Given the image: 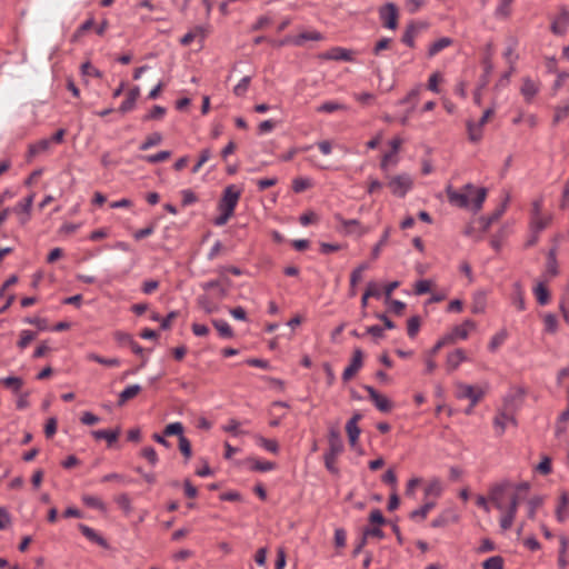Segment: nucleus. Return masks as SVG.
Instances as JSON below:
<instances>
[{
  "mask_svg": "<svg viewBox=\"0 0 569 569\" xmlns=\"http://www.w3.org/2000/svg\"><path fill=\"white\" fill-rule=\"evenodd\" d=\"M520 500L521 498L518 493H511L509 496V502L506 506V502L499 501L497 496L492 497V501L490 502L495 506L496 509L502 512L499 521L502 531H507L512 527Z\"/></svg>",
  "mask_w": 569,
  "mask_h": 569,
  "instance_id": "1",
  "label": "nucleus"
},
{
  "mask_svg": "<svg viewBox=\"0 0 569 569\" xmlns=\"http://www.w3.org/2000/svg\"><path fill=\"white\" fill-rule=\"evenodd\" d=\"M472 328H475V322L471 320H466L463 323L453 327L448 333H446L435 343L431 352L437 353L443 347L453 346L458 340H465Z\"/></svg>",
  "mask_w": 569,
  "mask_h": 569,
  "instance_id": "2",
  "label": "nucleus"
},
{
  "mask_svg": "<svg viewBox=\"0 0 569 569\" xmlns=\"http://www.w3.org/2000/svg\"><path fill=\"white\" fill-rule=\"evenodd\" d=\"M184 427L181 422H172L164 427V436H177L179 440V450L184 457L186 461H189L192 457V447L190 440L183 435Z\"/></svg>",
  "mask_w": 569,
  "mask_h": 569,
  "instance_id": "3",
  "label": "nucleus"
},
{
  "mask_svg": "<svg viewBox=\"0 0 569 569\" xmlns=\"http://www.w3.org/2000/svg\"><path fill=\"white\" fill-rule=\"evenodd\" d=\"M240 197L241 190L238 189L234 184L226 187L218 203V209L227 210L233 213Z\"/></svg>",
  "mask_w": 569,
  "mask_h": 569,
  "instance_id": "4",
  "label": "nucleus"
},
{
  "mask_svg": "<svg viewBox=\"0 0 569 569\" xmlns=\"http://www.w3.org/2000/svg\"><path fill=\"white\" fill-rule=\"evenodd\" d=\"M412 186L413 181L408 173L395 176L388 182V187L390 188L392 194L399 198H403L412 188Z\"/></svg>",
  "mask_w": 569,
  "mask_h": 569,
  "instance_id": "5",
  "label": "nucleus"
},
{
  "mask_svg": "<svg viewBox=\"0 0 569 569\" xmlns=\"http://www.w3.org/2000/svg\"><path fill=\"white\" fill-rule=\"evenodd\" d=\"M399 11L395 3L387 2L379 8V18L385 28L395 30L398 27Z\"/></svg>",
  "mask_w": 569,
  "mask_h": 569,
  "instance_id": "6",
  "label": "nucleus"
},
{
  "mask_svg": "<svg viewBox=\"0 0 569 569\" xmlns=\"http://www.w3.org/2000/svg\"><path fill=\"white\" fill-rule=\"evenodd\" d=\"M526 396V389L523 387H512L503 398V407L507 411L513 412L518 410Z\"/></svg>",
  "mask_w": 569,
  "mask_h": 569,
  "instance_id": "7",
  "label": "nucleus"
},
{
  "mask_svg": "<svg viewBox=\"0 0 569 569\" xmlns=\"http://www.w3.org/2000/svg\"><path fill=\"white\" fill-rule=\"evenodd\" d=\"M465 190L468 192H460V191L455 190L451 186H448L446 189V192H447L449 202L452 206H456L458 208H467L470 203L469 194L471 191L475 190V187L471 183H467L465 186Z\"/></svg>",
  "mask_w": 569,
  "mask_h": 569,
  "instance_id": "8",
  "label": "nucleus"
},
{
  "mask_svg": "<svg viewBox=\"0 0 569 569\" xmlns=\"http://www.w3.org/2000/svg\"><path fill=\"white\" fill-rule=\"evenodd\" d=\"M336 220L341 223L343 231L347 234H357L358 237H362L370 231V228L363 227L357 219H345L341 214H336Z\"/></svg>",
  "mask_w": 569,
  "mask_h": 569,
  "instance_id": "9",
  "label": "nucleus"
},
{
  "mask_svg": "<svg viewBox=\"0 0 569 569\" xmlns=\"http://www.w3.org/2000/svg\"><path fill=\"white\" fill-rule=\"evenodd\" d=\"M363 388L368 392L369 399L373 402L379 411L390 412L392 410L393 405L386 396L378 392L371 386H365Z\"/></svg>",
  "mask_w": 569,
  "mask_h": 569,
  "instance_id": "10",
  "label": "nucleus"
},
{
  "mask_svg": "<svg viewBox=\"0 0 569 569\" xmlns=\"http://www.w3.org/2000/svg\"><path fill=\"white\" fill-rule=\"evenodd\" d=\"M508 422L512 423L513 426H517L515 413L507 411L505 408H502L493 418V427L496 429L497 436L500 437L505 433Z\"/></svg>",
  "mask_w": 569,
  "mask_h": 569,
  "instance_id": "11",
  "label": "nucleus"
},
{
  "mask_svg": "<svg viewBox=\"0 0 569 569\" xmlns=\"http://www.w3.org/2000/svg\"><path fill=\"white\" fill-rule=\"evenodd\" d=\"M458 397L469 399L471 408H473L485 396V391L481 388L470 385L461 383L458 386Z\"/></svg>",
  "mask_w": 569,
  "mask_h": 569,
  "instance_id": "12",
  "label": "nucleus"
},
{
  "mask_svg": "<svg viewBox=\"0 0 569 569\" xmlns=\"http://www.w3.org/2000/svg\"><path fill=\"white\" fill-rule=\"evenodd\" d=\"M328 443L329 448L326 453H330L332 456H339L342 453L345 447L343 441L341 439V433L337 427L329 428L328 432Z\"/></svg>",
  "mask_w": 569,
  "mask_h": 569,
  "instance_id": "13",
  "label": "nucleus"
},
{
  "mask_svg": "<svg viewBox=\"0 0 569 569\" xmlns=\"http://www.w3.org/2000/svg\"><path fill=\"white\" fill-rule=\"evenodd\" d=\"M513 489V483L509 480H502L500 482L493 483L489 488V500L492 501V497L497 496L499 501H506L509 499L511 495V490Z\"/></svg>",
  "mask_w": 569,
  "mask_h": 569,
  "instance_id": "14",
  "label": "nucleus"
},
{
  "mask_svg": "<svg viewBox=\"0 0 569 569\" xmlns=\"http://www.w3.org/2000/svg\"><path fill=\"white\" fill-rule=\"evenodd\" d=\"M323 40V34L319 31H306L300 33L299 36L295 38L286 37L283 40L280 41V46H284L287 43H292L297 47L302 46L306 41H321Z\"/></svg>",
  "mask_w": 569,
  "mask_h": 569,
  "instance_id": "15",
  "label": "nucleus"
},
{
  "mask_svg": "<svg viewBox=\"0 0 569 569\" xmlns=\"http://www.w3.org/2000/svg\"><path fill=\"white\" fill-rule=\"evenodd\" d=\"M362 415L359 412L353 413V416L346 423V432L348 435V440L351 448H356L358 442V438L360 436V428L358 427V422L361 420Z\"/></svg>",
  "mask_w": 569,
  "mask_h": 569,
  "instance_id": "16",
  "label": "nucleus"
},
{
  "mask_svg": "<svg viewBox=\"0 0 569 569\" xmlns=\"http://www.w3.org/2000/svg\"><path fill=\"white\" fill-rule=\"evenodd\" d=\"M323 59L336 61H353V51L342 47H333L322 54Z\"/></svg>",
  "mask_w": 569,
  "mask_h": 569,
  "instance_id": "17",
  "label": "nucleus"
},
{
  "mask_svg": "<svg viewBox=\"0 0 569 569\" xmlns=\"http://www.w3.org/2000/svg\"><path fill=\"white\" fill-rule=\"evenodd\" d=\"M240 465L247 466L251 471L266 472L273 470L277 465L272 461H260L253 457H249L240 462Z\"/></svg>",
  "mask_w": 569,
  "mask_h": 569,
  "instance_id": "18",
  "label": "nucleus"
},
{
  "mask_svg": "<svg viewBox=\"0 0 569 569\" xmlns=\"http://www.w3.org/2000/svg\"><path fill=\"white\" fill-rule=\"evenodd\" d=\"M568 27H569V11L566 9H562L560 11L559 16L551 23V31L555 34L562 36L567 32Z\"/></svg>",
  "mask_w": 569,
  "mask_h": 569,
  "instance_id": "19",
  "label": "nucleus"
},
{
  "mask_svg": "<svg viewBox=\"0 0 569 569\" xmlns=\"http://www.w3.org/2000/svg\"><path fill=\"white\" fill-rule=\"evenodd\" d=\"M139 97H140V88L137 87V86L131 88L129 90V92L127 93L126 99L120 104L119 111L121 113H127V112L133 110L134 107H136V102H137Z\"/></svg>",
  "mask_w": 569,
  "mask_h": 569,
  "instance_id": "20",
  "label": "nucleus"
},
{
  "mask_svg": "<svg viewBox=\"0 0 569 569\" xmlns=\"http://www.w3.org/2000/svg\"><path fill=\"white\" fill-rule=\"evenodd\" d=\"M91 435L94 439L101 440L104 439L109 447H111L119 438L120 428L114 430L100 429L91 431Z\"/></svg>",
  "mask_w": 569,
  "mask_h": 569,
  "instance_id": "21",
  "label": "nucleus"
},
{
  "mask_svg": "<svg viewBox=\"0 0 569 569\" xmlns=\"http://www.w3.org/2000/svg\"><path fill=\"white\" fill-rule=\"evenodd\" d=\"M520 92L527 102H531L536 94L539 92V87L530 78H525L522 80Z\"/></svg>",
  "mask_w": 569,
  "mask_h": 569,
  "instance_id": "22",
  "label": "nucleus"
},
{
  "mask_svg": "<svg viewBox=\"0 0 569 569\" xmlns=\"http://www.w3.org/2000/svg\"><path fill=\"white\" fill-rule=\"evenodd\" d=\"M78 528L79 530L81 531V533L90 541L103 547V548H107L108 547V543H107V540L101 537L100 535H98L92 528H90L89 526L87 525H83V523H79L78 525Z\"/></svg>",
  "mask_w": 569,
  "mask_h": 569,
  "instance_id": "23",
  "label": "nucleus"
},
{
  "mask_svg": "<svg viewBox=\"0 0 569 569\" xmlns=\"http://www.w3.org/2000/svg\"><path fill=\"white\" fill-rule=\"evenodd\" d=\"M51 140L49 139H41L36 143L29 144L28 148V161H30L36 156L46 152L50 149Z\"/></svg>",
  "mask_w": 569,
  "mask_h": 569,
  "instance_id": "24",
  "label": "nucleus"
},
{
  "mask_svg": "<svg viewBox=\"0 0 569 569\" xmlns=\"http://www.w3.org/2000/svg\"><path fill=\"white\" fill-rule=\"evenodd\" d=\"M435 507L436 502L426 501L420 508L412 510L409 515V518L415 521H423L430 510H432Z\"/></svg>",
  "mask_w": 569,
  "mask_h": 569,
  "instance_id": "25",
  "label": "nucleus"
},
{
  "mask_svg": "<svg viewBox=\"0 0 569 569\" xmlns=\"http://www.w3.org/2000/svg\"><path fill=\"white\" fill-rule=\"evenodd\" d=\"M118 342L123 346L128 347L129 350L136 355H139L142 352V348L132 339L131 336L127 333L118 332L116 335Z\"/></svg>",
  "mask_w": 569,
  "mask_h": 569,
  "instance_id": "26",
  "label": "nucleus"
},
{
  "mask_svg": "<svg viewBox=\"0 0 569 569\" xmlns=\"http://www.w3.org/2000/svg\"><path fill=\"white\" fill-rule=\"evenodd\" d=\"M452 42H453V40L449 37H442V38L436 40L435 42H432L429 46L428 57H430V58L435 57L443 49L450 47L452 44Z\"/></svg>",
  "mask_w": 569,
  "mask_h": 569,
  "instance_id": "27",
  "label": "nucleus"
},
{
  "mask_svg": "<svg viewBox=\"0 0 569 569\" xmlns=\"http://www.w3.org/2000/svg\"><path fill=\"white\" fill-rule=\"evenodd\" d=\"M369 268L367 262H362L350 274V296H356V286L362 278V272Z\"/></svg>",
  "mask_w": 569,
  "mask_h": 569,
  "instance_id": "28",
  "label": "nucleus"
},
{
  "mask_svg": "<svg viewBox=\"0 0 569 569\" xmlns=\"http://www.w3.org/2000/svg\"><path fill=\"white\" fill-rule=\"evenodd\" d=\"M568 506H569V496L567 492H562L559 497L558 506L556 509V517L559 522H563L567 519Z\"/></svg>",
  "mask_w": 569,
  "mask_h": 569,
  "instance_id": "29",
  "label": "nucleus"
},
{
  "mask_svg": "<svg viewBox=\"0 0 569 569\" xmlns=\"http://www.w3.org/2000/svg\"><path fill=\"white\" fill-rule=\"evenodd\" d=\"M141 391L139 385H130L119 395L118 406H123L127 401L133 399Z\"/></svg>",
  "mask_w": 569,
  "mask_h": 569,
  "instance_id": "30",
  "label": "nucleus"
},
{
  "mask_svg": "<svg viewBox=\"0 0 569 569\" xmlns=\"http://www.w3.org/2000/svg\"><path fill=\"white\" fill-rule=\"evenodd\" d=\"M363 358H352L351 363L345 369L342 380L349 381L363 366Z\"/></svg>",
  "mask_w": 569,
  "mask_h": 569,
  "instance_id": "31",
  "label": "nucleus"
},
{
  "mask_svg": "<svg viewBox=\"0 0 569 569\" xmlns=\"http://www.w3.org/2000/svg\"><path fill=\"white\" fill-rule=\"evenodd\" d=\"M533 293H535V296L537 298L538 303L541 305V306H546L549 302V300H550L549 290L545 286V283H542V282H539L535 287Z\"/></svg>",
  "mask_w": 569,
  "mask_h": 569,
  "instance_id": "32",
  "label": "nucleus"
},
{
  "mask_svg": "<svg viewBox=\"0 0 569 569\" xmlns=\"http://www.w3.org/2000/svg\"><path fill=\"white\" fill-rule=\"evenodd\" d=\"M513 0H499L495 10V16L500 19H507L511 13V4Z\"/></svg>",
  "mask_w": 569,
  "mask_h": 569,
  "instance_id": "33",
  "label": "nucleus"
},
{
  "mask_svg": "<svg viewBox=\"0 0 569 569\" xmlns=\"http://www.w3.org/2000/svg\"><path fill=\"white\" fill-rule=\"evenodd\" d=\"M0 383H2L6 388L12 390L14 393H19L23 386V380L19 377H7L0 379Z\"/></svg>",
  "mask_w": 569,
  "mask_h": 569,
  "instance_id": "34",
  "label": "nucleus"
},
{
  "mask_svg": "<svg viewBox=\"0 0 569 569\" xmlns=\"http://www.w3.org/2000/svg\"><path fill=\"white\" fill-rule=\"evenodd\" d=\"M162 142V134L160 132H153L149 134L146 140L139 146L141 151L149 150Z\"/></svg>",
  "mask_w": 569,
  "mask_h": 569,
  "instance_id": "35",
  "label": "nucleus"
},
{
  "mask_svg": "<svg viewBox=\"0 0 569 569\" xmlns=\"http://www.w3.org/2000/svg\"><path fill=\"white\" fill-rule=\"evenodd\" d=\"M416 34H417V27L413 22H411L407 26V28L402 34L401 41L406 46L413 48Z\"/></svg>",
  "mask_w": 569,
  "mask_h": 569,
  "instance_id": "36",
  "label": "nucleus"
},
{
  "mask_svg": "<svg viewBox=\"0 0 569 569\" xmlns=\"http://www.w3.org/2000/svg\"><path fill=\"white\" fill-rule=\"evenodd\" d=\"M390 232H391V228L387 227L385 229L380 240L378 241V243L371 250V258L372 259H378L379 258L382 247L386 246L388 240H389Z\"/></svg>",
  "mask_w": 569,
  "mask_h": 569,
  "instance_id": "37",
  "label": "nucleus"
},
{
  "mask_svg": "<svg viewBox=\"0 0 569 569\" xmlns=\"http://www.w3.org/2000/svg\"><path fill=\"white\" fill-rule=\"evenodd\" d=\"M212 323L221 337L231 338L233 336V331L226 320L216 319L212 321Z\"/></svg>",
  "mask_w": 569,
  "mask_h": 569,
  "instance_id": "38",
  "label": "nucleus"
},
{
  "mask_svg": "<svg viewBox=\"0 0 569 569\" xmlns=\"http://www.w3.org/2000/svg\"><path fill=\"white\" fill-rule=\"evenodd\" d=\"M507 339V331L500 330L497 332L490 340L488 350L489 352L493 353L497 352L498 348L506 341Z\"/></svg>",
  "mask_w": 569,
  "mask_h": 569,
  "instance_id": "39",
  "label": "nucleus"
},
{
  "mask_svg": "<svg viewBox=\"0 0 569 569\" xmlns=\"http://www.w3.org/2000/svg\"><path fill=\"white\" fill-rule=\"evenodd\" d=\"M441 492H442V486L438 478L430 480L429 483L427 485V487L425 488L426 497H429V496L440 497Z\"/></svg>",
  "mask_w": 569,
  "mask_h": 569,
  "instance_id": "40",
  "label": "nucleus"
},
{
  "mask_svg": "<svg viewBox=\"0 0 569 569\" xmlns=\"http://www.w3.org/2000/svg\"><path fill=\"white\" fill-rule=\"evenodd\" d=\"M170 157H171V152L170 151L162 150V151H159V152H157L154 154L140 156L139 158L144 160V161H147L148 163H158V162L166 161Z\"/></svg>",
  "mask_w": 569,
  "mask_h": 569,
  "instance_id": "41",
  "label": "nucleus"
},
{
  "mask_svg": "<svg viewBox=\"0 0 569 569\" xmlns=\"http://www.w3.org/2000/svg\"><path fill=\"white\" fill-rule=\"evenodd\" d=\"M346 106L336 101H326L319 107H317L318 112L322 113H332L335 111L345 110Z\"/></svg>",
  "mask_w": 569,
  "mask_h": 569,
  "instance_id": "42",
  "label": "nucleus"
},
{
  "mask_svg": "<svg viewBox=\"0 0 569 569\" xmlns=\"http://www.w3.org/2000/svg\"><path fill=\"white\" fill-rule=\"evenodd\" d=\"M82 502L87 507H90V508H93V509H98V510H101V511L106 510L104 502L100 498H98L96 496L86 495V496L82 497Z\"/></svg>",
  "mask_w": 569,
  "mask_h": 569,
  "instance_id": "43",
  "label": "nucleus"
},
{
  "mask_svg": "<svg viewBox=\"0 0 569 569\" xmlns=\"http://www.w3.org/2000/svg\"><path fill=\"white\" fill-rule=\"evenodd\" d=\"M467 129L469 134V140L472 142H478L482 138V128H480L477 123L472 121L467 122Z\"/></svg>",
  "mask_w": 569,
  "mask_h": 569,
  "instance_id": "44",
  "label": "nucleus"
},
{
  "mask_svg": "<svg viewBox=\"0 0 569 569\" xmlns=\"http://www.w3.org/2000/svg\"><path fill=\"white\" fill-rule=\"evenodd\" d=\"M547 272L551 277L557 276L558 272H559L557 257H556V250L555 249H551L549 251V253H548V257H547Z\"/></svg>",
  "mask_w": 569,
  "mask_h": 569,
  "instance_id": "45",
  "label": "nucleus"
},
{
  "mask_svg": "<svg viewBox=\"0 0 569 569\" xmlns=\"http://www.w3.org/2000/svg\"><path fill=\"white\" fill-rule=\"evenodd\" d=\"M33 198H34L33 194L28 196L22 201H20L12 210L14 212H22V213H26L27 216H30V211H31L32 203H33Z\"/></svg>",
  "mask_w": 569,
  "mask_h": 569,
  "instance_id": "46",
  "label": "nucleus"
},
{
  "mask_svg": "<svg viewBox=\"0 0 569 569\" xmlns=\"http://www.w3.org/2000/svg\"><path fill=\"white\" fill-rule=\"evenodd\" d=\"M250 82H251V77L250 76H246L243 77L233 88V93L237 96V97H243L246 96L248 89H249V86H250Z\"/></svg>",
  "mask_w": 569,
  "mask_h": 569,
  "instance_id": "47",
  "label": "nucleus"
},
{
  "mask_svg": "<svg viewBox=\"0 0 569 569\" xmlns=\"http://www.w3.org/2000/svg\"><path fill=\"white\" fill-rule=\"evenodd\" d=\"M94 24V20L93 18H89L87 19L72 34L71 37V42H77L81 37L82 34L90 30Z\"/></svg>",
  "mask_w": 569,
  "mask_h": 569,
  "instance_id": "48",
  "label": "nucleus"
},
{
  "mask_svg": "<svg viewBox=\"0 0 569 569\" xmlns=\"http://www.w3.org/2000/svg\"><path fill=\"white\" fill-rule=\"evenodd\" d=\"M486 197H487L486 188H479L476 190V197L472 199V209L475 212H478L482 208Z\"/></svg>",
  "mask_w": 569,
  "mask_h": 569,
  "instance_id": "49",
  "label": "nucleus"
},
{
  "mask_svg": "<svg viewBox=\"0 0 569 569\" xmlns=\"http://www.w3.org/2000/svg\"><path fill=\"white\" fill-rule=\"evenodd\" d=\"M114 502L124 511V513L129 515L131 512V500L128 493L118 495L114 498Z\"/></svg>",
  "mask_w": 569,
  "mask_h": 569,
  "instance_id": "50",
  "label": "nucleus"
},
{
  "mask_svg": "<svg viewBox=\"0 0 569 569\" xmlns=\"http://www.w3.org/2000/svg\"><path fill=\"white\" fill-rule=\"evenodd\" d=\"M166 114V108L161 106H153L152 109L143 116V121L160 120Z\"/></svg>",
  "mask_w": 569,
  "mask_h": 569,
  "instance_id": "51",
  "label": "nucleus"
},
{
  "mask_svg": "<svg viewBox=\"0 0 569 569\" xmlns=\"http://www.w3.org/2000/svg\"><path fill=\"white\" fill-rule=\"evenodd\" d=\"M257 442L259 446L263 447L266 450L278 453L279 451V445L276 440L267 439L261 436L257 437Z\"/></svg>",
  "mask_w": 569,
  "mask_h": 569,
  "instance_id": "52",
  "label": "nucleus"
},
{
  "mask_svg": "<svg viewBox=\"0 0 569 569\" xmlns=\"http://www.w3.org/2000/svg\"><path fill=\"white\" fill-rule=\"evenodd\" d=\"M81 73L82 76H90V77H93V78H102L103 73L97 69L96 67H93L90 61H86L81 64Z\"/></svg>",
  "mask_w": 569,
  "mask_h": 569,
  "instance_id": "53",
  "label": "nucleus"
},
{
  "mask_svg": "<svg viewBox=\"0 0 569 569\" xmlns=\"http://www.w3.org/2000/svg\"><path fill=\"white\" fill-rule=\"evenodd\" d=\"M211 158V150L209 148L202 149L199 154L197 163L192 167L191 172L198 173L201 167Z\"/></svg>",
  "mask_w": 569,
  "mask_h": 569,
  "instance_id": "54",
  "label": "nucleus"
},
{
  "mask_svg": "<svg viewBox=\"0 0 569 569\" xmlns=\"http://www.w3.org/2000/svg\"><path fill=\"white\" fill-rule=\"evenodd\" d=\"M311 187V181L308 178H296L292 180V190L296 193L303 192Z\"/></svg>",
  "mask_w": 569,
  "mask_h": 569,
  "instance_id": "55",
  "label": "nucleus"
},
{
  "mask_svg": "<svg viewBox=\"0 0 569 569\" xmlns=\"http://www.w3.org/2000/svg\"><path fill=\"white\" fill-rule=\"evenodd\" d=\"M483 569H503V559L500 556H493L488 558L482 563Z\"/></svg>",
  "mask_w": 569,
  "mask_h": 569,
  "instance_id": "56",
  "label": "nucleus"
},
{
  "mask_svg": "<svg viewBox=\"0 0 569 569\" xmlns=\"http://www.w3.org/2000/svg\"><path fill=\"white\" fill-rule=\"evenodd\" d=\"M420 328V318L418 316H413L409 318L407 323V332L410 338H413Z\"/></svg>",
  "mask_w": 569,
  "mask_h": 569,
  "instance_id": "57",
  "label": "nucleus"
},
{
  "mask_svg": "<svg viewBox=\"0 0 569 569\" xmlns=\"http://www.w3.org/2000/svg\"><path fill=\"white\" fill-rule=\"evenodd\" d=\"M141 457L147 459L151 466H156L158 462V455L152 447H144L141 452Z\"/></svg>",
  "mask_w": 569,
  "mask_h": 569,
  "instance_id": "58",
  "label": "nucleus"
},
{
  "mask_svg": "<svg viewBox=\"0 0 569 569\" xmlns=\"http://www.w3.org/2000/svg\"><path fill=\"white\" fill-rule=\"evenodd\" d=\"M337 458H338L337 456H332L330 453L325 452V455H323L325 466H326L327 470L335 475H337L339 472V469L336 466Z\"/></svg>",
  "mask_w": 569,
  "mask_h": 569,
  "instance_id": "59",
  "label": "nucleus"
},
{
  "mask_svg": "<svg viewBox=\"0 0 569 569\" xmlns=\"http://www.w3.org/2000/svg\"><path fill=\"white\" fill-rule=\"evenodd\" d=\"M181 197H182L181 203L183 207L190 206L198 201V197L191 189H183L181 191Z\"/></svg>",
  "mask_w": 569,
  "mask_h": 569,
  "instance_id": "60",
  "label": "nucleus"
},
{
  "mask_svg": "<svg viewBox=\"0 0 569 569\" xmlns=\"http://www.w3.org/2000/svg\"><path fill=\"white\" fill-rule=\"evenodd\" d=\"M36 338V332L30 330H23L20 335V339L18 341V346L23 349Z\"/></svg>",
  "mask_w": 569,
  "mask_h": 569,
  "instance_id": "61",
  "label": "nucleus"
},
{
  "mask_svg": "<svg viewBox=\"0 0 569 569\" xmlns=\"http://www.w3.org/2000/svg\"><path fill=\"white\" fill-rule=\"evenodd\" d=\"M569 116V104L559 106L555 110L553 123L557 124Z\"/></svg>",
  "mask_w": 569,
  "mask_h": 569,
  "instance_id": "62",
  "label": "nucleus"
},
{
  "mask_svg": "<svg viewBox=\"0 0 569 569\" xmlns=\"http://www.w3.org/2000/svg\"><path fill=\"white\" fill-rule=\"evenodd\" d=\"M545 329L548 332H555L558 327V321L555 315L548 313L543 318Z\"/></svg>",
  "mask_w": 569,
  "mask_h": 569,
  "instance_id": "63",
  "label": "nucleus"
},
{
  "mask_svg": "<svg viewBox=\"0 0 569 569\" xmlns=\"http://www.w3.org/2000/svg\"><path fill=\"white\" fill-rule=\"evenodd\" d=\"M392 40L390 38H381L372 49L375 56H379L381 51L390 48Z\"/></svg>",
  "mask_w": 569,
  "mask_h": 569,
  "instance_id": "64",
  "label": "nucleus"
}]
</instances>
